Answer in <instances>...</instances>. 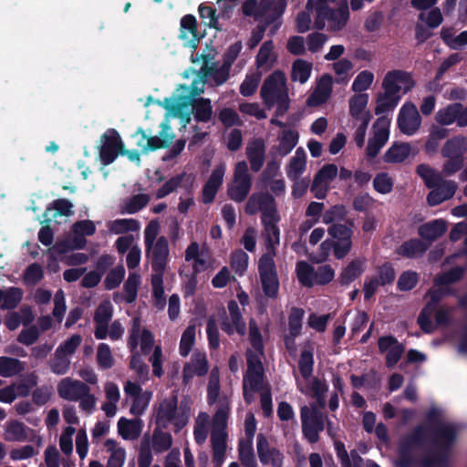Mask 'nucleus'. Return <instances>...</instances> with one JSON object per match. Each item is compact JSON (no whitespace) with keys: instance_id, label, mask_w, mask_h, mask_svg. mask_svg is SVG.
I'll return each instance as SVG.
<instances>
[{"instance_id":"1","label":"nucleus","mask_w":467,"mask_h":467,"mask_svg":"<svg viewBox=\"0 0 467 467\" xmlns=\"http://www.w3.org/2000/svg\"><path fill=\"white\" fill-rule=\"evenodd\" d=\"M164 108L186 123L191 120V113L193 114L197 122L209 121L213 114L211 99L205 98L194 99L190 96H179L177 101L172 98H165Z\"/></svg>"},{"instance_id":"2","label":"nucleus","mask_w":467,"mask_h":467,"mask_svg":"<svg viewBox=\"0 0 467 467\" xmlns=\"http://www.w3.org/2000/svg\"><path fill=\"white\" fill-rule=\"evenodd\" d=\"M457 438V429L453 424H441L435 430L433 442L438 451L421 460V467H447L452 446Z\"/></svg>"},{"instance_id":"3","label":"nucleus","mask_w":467,"mask_h":467,"mask_svg":"<svg viewBox=\"0 0 467 467\" xmlns=\"http://www.w3.org/2000/svg\"><path fill=\"white\" fill-rule=\"evenodd\" d=\"M314 28L327 30L331 33L341 31L349 19V8L347 0H341L336 6L316 7Z\"/></svg>"},{"instance_id":"4","label":"nucleus","mask_w":467,"mask_h":467,"mask_svg":"<svg viewBox=\"0 0 467 467\" xmlns=\"http://www.w3.org/2000/svg\"><path fill=\"white\" fill-rule=\"evenodd\" d=\"M427 427L420 424L413 430L400 438L398 443L397 467H411L416 463L413 456L415 448L422 447L427 441Z\"/></svg>"},{"instance_id":"5","label":"nucleus","mask_w":467,"mask_h":467,"mask_svg":"<svg viewBox=\"0 0 467 467\" xmlns=\"http://www.w3.org/2000/svg\"><path fill=\"white\" fill-rule=\"evenodd\" d=\"M258 272L262 289L265 296L275 299L278 296L279 279L276 266L273 256L269 254H264L258 261Z\"/></svg>"},{"instance_id":"6","label":"nucleus","mask_w":467,"mask_h":467,"mask_svg":"<svg viewBox=\"0 0 467 467\" xmlns=\"http://www.w3.org/2000/svg\"><path fill=\"white\" fill-rule=\"evenodd\" d=\"M288 94L286 78L283 71L275 70L264 81L260 95L267 108L273 107L276 100Z\"/></svg>"},{"instance_id":"7","label":"nucleus","mask_w":467,"mask_h":467,"mask_svg":"<svg viewBox=\"0 0 467 467\" xmlns=\"http://www.w3.org/2000/svg\"><path fill=\"white\" fill-rule=\"evenodd\" d=\"M302 433L305 439L311 444L319 441V433L325 429L324 415L316 407L309 409L304 406L300 410Z\"/></svg>"},{"instance_id":"8","label":"nucleus","mask_w":467,"mask_h":467,"mask_svg":"<svg viewBox=\"0 0 467 467\" xmlns=\"http://www.w3.org/2000/svg\"><path fill=\"white\" fill-rule=\"evenodd\" d=\"M99 159L104 166L114 162L122 152L123 142L115 129H109L100 136Z\"/></svg>"},{"instance_id":"9","label":"nucleus","mask_w":467,"mask_h":467,"mask_svg":"<svg viewBox=\"0 0 467 467\" xmlns=\"http://www.w3.org/2000/svg\"><path fill=\"white\" fill-rule=\"evenodd\" d=\"M146 256L150 261L153 274L165 273L169 262V242L167 237L161 235L158 237L156 243L150 248H145Z\"/></svg>"},{"instance_id":"10","label":"nucleus","mask_w":467,"mask_h":467,"mask_svg":"<svg viewBox=\"0 0 467 467\" xmlns=\"http://www.w3.org/2000/svg\"><path fill=\"white\" fill-rule=\"evenodd\" d=\"M400 84H405L404 92H408L414 87L415 82L410 74L407 71L400 69L389 71L382 81V88L384 89L385 96H400L399 93L401 89Z\"/></svg>"},{"instance_id":"11","label":"nucleus","mask_w":467,"mask_h":467,"mask_svg":"<svg viewBox=\"0 0 467 467\" xmlns=\"http://www.w3.org/2000/svg\"><path fill=\"white\" fill-rule=\"evenodd\" d=\"M256 451L260 462L272 467H283L284 454L276 447L271 446L268 439L263 433L256 436Z\"/></svg>"},{"instance_id":"12","label":"nucleus","mask_w":467,"mask_h":467,"mask_svg":"<svg viewBox=\"0 0 467 467\" xmlns=\"http://www.w3.org/2000/svg\"><path fill=\"white\" fill-rule=\"evenodd\" d=\"M421 118L413 103H405L398 116V127L406 135H413L420 126Z\"/></svg>"},{"instance_id":"13","label":"nucleus","mask_w":467,"mask_h":467,"mask_svg":"<svg viewBox=\"0 0 467 467\" xmlns=\"http://www.w3.org/2000/svg\"><path fill=\"white\" fill-rule=\"evenodd\" d=\"M353 230L341 223H332L327 228V234L337 244V253L347 256L352 249Z\"/></svg>"},{"instance_id":"14","label":"nucleus","mask_w":467,"mask_h":467,"mask_svg":"<svg viewBox=\"0 0 467 467\" xmlns=\"http://www.w3.org/2000/svg\"><path fill=\"white\" fill-rule=\"evenodd\" d=\"M198 23L193 15H185L181 19L179 37L185 40V47L195 50L200 43V40L204 36L197 30Z\"/></svg>"},{"instance_id":"15","label":"nucleus","mask_w":467,"mask_h":467,"mask_svg":"<svg viewBox=\"0 0 467 467\" xmlns=\"http://www.w3.org/2000/svg\"><path fill=\"white\" fill-rule=\"evenodd\" d=\"M88 391H90V388L86 383L68 377L57 384L58 396L69 401H78Z\"/></svg>"},{"instance_id":"16","label":"nucleus","mask_w":467,"mask_h":467,"mask_svg":"<svg viewBox=\"0 0 467 467\" xmlns=\"http://www.w3.org/2000/svg\"><path fill=\"white\" fill-rule=\"evenodd\" d=\"M113 316V306L109 300L102 301L94 314L96 324L94 336L97 339H105L108 337V326Z\"/></svg>"},{"instance_id":"17","label":"nucleus","mask_w":467,"mask_h":467,"mask_svg":"<svg viewBox=\"0 0 467 467\" xmlns=\"http://www.w3.org/2000/svg\"><path fill=\"white\" fill-rule=\"evenodd\" d=\"M458 188L454 181L441 180L427 195V202L430 206H436L453 197Z\"/></svg>"},{"instance_id":"18","label":"nucleus","mask_w":467,"mask_h":467,"mask_svg":"<svg viewBox=\"0 0 467 467\" xmlns=\"http://www.w3.org/2000/svg\"><path fill=\"white\" fill-rule=\"evenodd\" d=\"M225 168L223 165H218L214 168L209 179L202 187V202L211 203L213 202L216 193L223 184Z\"/></svg>"},{"instance_id":"19","label":"nucleus","mask_w":467,"mask_h":467,"mask_svg":"<svg viewBox=\"0 0 467 467\" xmlns=\"http://www.w3.org/2000/svg\"><path fill=\"white\" fill-rule=\"evenodd\" d=\"M447 231L446 222L442 219H434L419 226L418 234L431 244L441 237Z\"/></svg>"},{"instance_id":"20","label":"nucleus","mask_w":467,"mask_h":467,"mask_svg":"<svg viewBox=\"0 0 467 467\" xmlns=\"http://www.w3.org/2000/svg\"><path fill=\"white\" fill-rule=\"evenodd\" d=\"M246 156L250 162L251 170L258 172L265 162V144L263 139H255L246 147Z\"/></svg>"},{"instance_id":"21","label":"nucleus","mask_w":467,"mask_h":467,"mask_svg":"<svg viewBox=\"0 0 467 467\" xmlns=\"http://www.w3.org/2000/svg\"><path fill=\"white\" fill-rule=\"evenodd\" d=\"M365 271V260L355 258L342 268L337 281L341 286H348L352 282L358 279Z\"/></svg>"},{"instance_id":"22","label":"nucleus","mask_w":467,"mask_h":467,"mask_svg":"<svg viewBox=\"0 0 467 467\" xmlns=\"http://www.w3.org/2000/svg\"><path fill=\"white\" fill-rule=\"evenodd\" d=\"M467 152V137L462 135L453 136L449 139L441 150L442 157H454L465 160Z\"/></svg>"},{"instance_id":"23","label":"nucleus","mask_w":467,"mask_h":467,"mask_svg":"<svg viewBox=\"0 0 467 467\" xmlns=\"http://www.w3.org/2000/svg\"><path fill=\"white\" fill-rule=\"evenodd\" d=\"M178 400L174 397L171 400H164L159 406L156 423L159 427L166 429L170 422L176 418Z\"/></svg>"},{"instance_id":"24","label":"nucleus","mask_w":467,"mask_h":467,"mask_svg":"<svg viewBox=\"0 0 467 467\" xmlns=\"http://www.w3.org/2000/svg\"><path fill=\"white\" fill-rule=\"evenodd\" d=\"M429 244L418 238H411L403 242L397 249V254L406 258H417L425 254Z\"/></svg>"},{"instance_id":"25","label":"nucleus","mask_w":467,"mask_h":467,"mask_svg":"<svg viewBox=\"0 0 467 467\" xmlns=\"http://www.w3.org/2000/svg\"><path fill=\"white\" fill-rule=\"evenodd\" d=\"M275 198L268 192H254L247 200L244 211L248 215L262 212L267 205L274 202Z\"/></svg>"},{"instance_id":"26","label":"nucleus","mask_w":467,"mask_h":467,"mask_svg":"<svg viewBox=\"0 0 467 467\" xmlns=\"http://www.w3.org/2000/svg\"><path fill=\"white\" fill-rule=\"evenodd\" d=\"M142 422L140 419L129 420L121 417L118 421V432L124 440H135L140 435Z\"/></svg>"},{"instance_id":"27","label":"nucleus","mask_w":467,"mask_h":467,"mask_svg":"<svg viewBox=\"0 0 467 467\" xmlns=\"http://www.w3.org/2000/svg\"><path fill=\"white\" fill-rule=\"evenodd\" d=\"M411 147L407 142H394L383 155L386 163H400L410 154Z\"/></svg>"},{"instance_id":"28","label":"nucleus","mask_w":467,"mask_h":467,"mask_svg":"<svg viewBox=\"0 0 467 467\" xmlns=\"http://www.w3.org/2000/svg\"><path fill=\"white\" fill-rule=\"evenodd\" d=\"M298 140L299 133L296 130H283L279 137V144L276 147H273L271 151L275 150L281 157H285L296 146Z\"/></svg>"},{"instance_id":"29","label":"nucleus","mask_w":467,"mask_h":467,"mask_svg":"<svg viewBox=\"0 0 467 467\" xmlns=\"http://www.w3.org/2000/svg\"><path fill=\"white\" fill-rule=\"evenodd\" d=\"M230 69L231 67L223 62V65L220 67H216L215 65L202 67L199 74L201 78L212 77L214 83L217 86H220L229 78Z\"/></svg>"},{"instance_id":"30","label":"nucleus","mask_w":467,"mask_h":467,"mask_svg":"<svg viewBox=\"0 0 467 467\" xmlns=\"http://www.w3.org/2000/svg\"><path fill=\"white\" fill-rule=\"evenodd\" d=\"M231 321L225 316L221 322V329L228 336H232L236 332L241 337L246 334V324L242 316V313L236 314V316H230Z\"/></svg>"},{"instance_id":"31","label":"nucleus","mask_w":467,"mask_h":467,"mask_svg":"<svg viewBox=\"0 0 467 467\" xmlns=\"http://www.w3.org/2000/svg\"><path fill=\"white\" fill-rule=\"evenodd\" d=\"M26 368L25 362L11 357H0V376L10 378L18 375Z\"/></svg>"},{"instance_id":"32","label":"nucleus","mask_w":467,"mask_h":467,"mask_svg":"<svg viewBox=\"0 0 467 467\" xmlns=\"http://www.w3.org/2000/svg\"><path fill=\"white\" fill-rule=\"evenodd\" d=\"M331 92V77L324 75L321 78L318 88L307 99L309 106H317L324 103Z\"/></svg>"},{"instance_id":"33","label":"nucleus","mask_w":467,"mask_h":467,"mask_svg":"<svg viewBox=\"0 0 467 467\" xmlns=\"http://www.w3.org/2000/svg\"><path fill=\"white\" fill-rule=\"evenodd\" d=\"M24 291L20 287L11 286L5 290H2V310H13L22 301Z\"/></svg>"},{"instance_id":"34","label":"nucleus","mask_w":467,"mask_h":467,"mask_svg":"<svg viewBox=\"0 0 467 467\" xmlns=\"http://www.w3.org/2000/svg\"><path fill=\"white\" fill-rule=\"evenodd\" d=\"M73 203L64 198L57 199L52 202L49 207L47 208L43 216L45 217V223L51 222V218H47V214L50 211L54 210L55 213L53 214V218L57 216H66L68 217L73 214Z\"/></svg>"},{"instance_id":"35","label":"nucleus","mask_w":467,"mask_h":467,"mask_svg":"<svg viewBox=\"0 0 467 467\" xmlns=\"http://www.w3.org/2000/svg\"><path fill=\"white\" fill-rule=\"evenodd\" d=\"M139 132L141 133L143 140L147 139V143L142 150L143 152H148L149 150L154 151L159 149L167 148L173 139V135H169L165 130L161 131L162 139L157 136L147 138L145 131L141 129L139 130Z\"/></svg>"},{"instance_id":"36","label":"nucleus","mask_w":467,"mask_h":467,"mask_svg":"<svg viewBox=\"0 0 467 467\" xmlns=\"http://www.w3.org/2000/svg\"><path fill=\"white\" fill-rule=\"evenodd\" d=\"M376 279L380 286L392 285L396 278V271L390 262H386L376 267V275L371 276Z\"/></svg>"},{"instance_id":"37","label":"nucleus","mask_w":467,"mask_h":467,"mask_svg":"<svg viewBox=\"0 0 467 467\" xmlns=\"http://www.w3.org/2000/svg\"><path fill=\"white\" fill-rule=\"evenodd\" d=\"M311 72L312 63L298 58L293 62L291 79L293 81H299L301 84H304L310 78Z\"/></svg>"},{"instance_id":"38","label":"nucleus","mask_w":467,"mask_h":467,"mask_svg":"<svg viewBox=\"0 0 467 467\" xmlns=\"http://www.w3.org/2000/svg\"><path fill=\"white\" fill-rule=\"evenodd\" d=\"M416 172L423 180L428 189L437 186L443 179L440 172L428 164H419Z\"/></svg>"},{"instance_id":"39","label":"nucleus","mask_w":467,"mask_h":467,"mask_svg":"<svg viewBox=\"0 0 467 467\" xmlns=\"http://www.w3.org/2000/svg\"><path fill=\"white\" fill-rule=\"evenodd\" d=\"M368 103V95L367 93H358L352 96L349 99V114L357 120H362L367 105Z\"/></svg>"},{"instance_id":"40","label":"nucleus","mask_w":467,"mask_h":467,"mask_svg":"<svg viewBox=\"0 0 467 467\" xmlns=\"http://www.w3.org/2000/svg\"><path fill=\"white\" fill-rule=\"evenodd\" d=\"M296 275L299 283L306 287H312L315 285V268L306 261H299L296 266Z\"/></svg>"},{"instance_id":"41","label":"nucleus","mask_w":467,"mask_h":467,"mask_svg":"<svg viewBox=\"0 0 467 467\" xmlns=\"http://www.w3.org/2000/svg\"><path fill=\"white\" fill-rule=\"evenodd\" d=\"M251 188L252 181H234V184L227 189V194L231 200L236 202H242L247 198Z\"/></svg>"},{"instance_id":"42","label":"nucleus","mask_w":467,"mask_h":467,"mask_svg":"<svg viewBox=\"0 0 467 467\" xmlns=\"http://www.w3.org/2000/svg\"><path fill=\"white\" fill-rule=\"evenodd\" d=\"M460 109H462V103L460 102L451 103L444 109H440L436 113L437 122L443 126L454 123Z\"/></svg>"},{"instance_id":"43","label":"nucleus","mask_w":467,"mask_h":467,"mask_svg":"<svg viewBox=\"0 0 467 467\" xmlns=\"http://www.w3.org/2000/svg\"><path fill=\"white\" fill-rule=\"evenodd\" d=\"M172 446V436L169 432H164L161 428H156L152 434V447L156 453H161L171 449Z\"/></svg>"},{"instance_id":"44","label":"nucleus","mask_w":467,"mask_h":467,"mask_svg":"<svg viewBox=\"0 0 467 467\" xmlns=\"http://www.w3.org/2000/svg\"><path fill=\"white\" fill-rule=\"evenodd\" d=\"M27 438L26 425L18 420H11L7 423L5 440L7 441H24Z\"/></svg>"},{"instance_id":"45","label":"nucleus","mask_w":467,"mask_h":467,"mask_svg":"<svg viewBox=\"0 0 467 467\" xmlns=\"http://www.w3.org/2000/svg\"><path fill=\"white\" fill-rule=\"evenodd\" d=\"M268 7L267 0H262L260 4L256 0H245L242 5V12L245 16L260 18L265 16Z\"/></svg>"},{"instance_id":"46","label":"nucleus","mask_w":467,"mask_h":467,"mask_svg":"<svg viewBox=\"0 0 467 467\" xmlns=\"http://www.w3.org/2000/svg\"><path fill=\"white\" fill-rule=\"evenodd\" d=\"M238 456L244 467H257L252 441L239 442Z\"/></svg>"},{"instance_id":"47","label":"nucleus","mask_w":467,"mask_h":467,"mask_svg":"<svg viewBox=\"0 0 467 467\" xmlns=\"http://www.w3.org/2000/svg\"><path fill=\"white\" fill-rule=\"evenodd\" d=\"M305 310L301 307L293 306L288 315V333L292 336H300L303 327Z\"/></svg>"},{"instance_id":"48","label":"nucleus","mask_w":467,"mask_h":467,"mask_svg":"<svg viewBox=\"0 0 467 467\" xmlns=\"http://www.w3.org/2000/svg\"><path fill=\"white\" fill-rule=\"evenodd\" d=\"M400 100V96H385V92L379 93L376 100L375 114L379 116L389 110H393Z\"/></svg>"},{"instance_id":"49","label":"nucleus","mask_w":467,"mask_h":467,"mask_svg":"<svg viewBox=\"0 0 467 467\" xmlns=\"http://www.w3.org/2000/svg\"><path fill=\"white\" fill-rule=\"evenodd\" d=\"M389 119L387 117L380 116L375 121L373 128L375 129L374 135L371 138L384 147L389 136Z\"/></svg>"},{"instance_id":"50","label":"nucleus","mask_w":467,"mask_h":467,"mask_svg":"<svg viewBox=\"0 0 467 467\" xmlns=\"http://www.w3.org/2000/svg\"><path fill=\"white\" fill-rule=\"evenodd\" d=\"M466 268L463 266H455L447 272L437 276L435 279L436 285H448L459 282L464 275Z\"/></svg>"},{"instance_id":"51","label":"nucleus","mask_w":467,"mask_h":467,"mask_svg":"<svg viewBox=\"0 0 467 467\" xmlns=\"http://www.w3.org/2000/svg\"><path fill=\"white\" fill-rule=\"evenodd\" d=\"M338 173V169L336 164H325L314 176L313 187L316 188L317 183L329 184Z\"/></svg>"},{"instance_id":"52","label":"nucleus","mask_w":467,"mask_h":467,"mask_svg":"<svg viewBox=\"0 0 467 467\" xmlns=\"http://www.w3.org/2000/svg\"><path fill=\"white\" fill-rule=\"evenodd\" d=\"M198 12L200 18L205 26L216 30H221L218 22V16L216 15V10L214 8L202 3L199 5Z\"/></svg>"},{"instance_id":"53","label":"nucleus","mask_w":467,"mask_h":467,"mask_svg":"<svg viewBox=\"0 0 467 467\" xmlns=\"http://www.w3.org/2000/svg\"><path fill=\"white\" fill-rule=\"evenodd\" d=\"M149 202L150 196L148 194L139 193L133 195L126 202L122 213L134 214L146 207Z\"/></svg>"},{"instance_id":"54","label":"nucleus","mask_w":467,"mask_h":467,"mask_svg":"<svg viewBox=\"0 0 467 467\" xmlns=\"http://www.w3.org/2000/svg\"><path fill=\"white\" fill-rule=\"evenodd\" d=\"M187 176L186 172H181L171 179H169L167 182H164V184L156 192V198L157 199H162L166 197L167 195L172 193L177 190V188L182 184L184 178Z\"/></svg>"},{"instance_id":"55","label":"nucleus","mask_w":467,"mask_h":467,"mask_svg":"<svg viewBox=\"0 0 467 467\" xmlns=\"http://www.w3.org/2000/svg\"><path fill=\"white\" fill-rule=\"evenodd\" d=\"M265 370L246 371L243 387H248L252 392H258L262 389Z\"/></svg>"},{"instance_id":"56","label":"nucleus","mask_w":467,"mask_h":467,"mask_svg":"<svg viewBox=\"0 0 467 467\" xmlns=\"http://www.w3.org/2000/svg\"><path fill=\"white\" fill-rule=\"evenodd\" d=\"M140 284V276L135 273L130 274L124 283L125 301L128 304L133 303L138 295V287Z\"/></svg>"},{"instance_id":"57","label":"nucleus","mask_w":467,"mask_h":467,"mask_svg":"<svg viewBox=\"0 0 467 467\" xmlns=\"http://www.w3.org/2000/svg\"><path fill=\"white\" fill-rule=\"evenodd\" d=\"M314 362V355L312 350H302L298 360V368L301 376L305 379H307L311 377L313 373Z\"/></svg>"},{"instance_id":"58","label":"nucleus","mask_w":467,"mask_h":467,"mask_svg":"<svg viewBox=\"0 0 467 467\" xmlns=\"http://www.w3.org/2000/svg\"><path fill=\"white\" fill-rule=\"evenodd\" d=\"M418 282L419 275L416 272L404 271L398 279L397 289L400 292L410 291L417 285Z\"/></svg>"},{"instance_id":"59","label":"nucleus","mask_w":467,"mask_h":467,"mask_svg":"<svg viewBox=\"0 0 467 467\" xmlns=\"http://www.w3.org/2000/svg\"><path fill=\"white\" fill-rule=\"evenodd\" d=\"M125 276V268L122 265H119L113 269H111L105 280L104 286L107 290H113L117 288L122 282Z\"/></svg>"},{"instance_id":"60","label":"nucleus","mask_w":467,"mask_h":467,"mask_svg":"<svg viewBox=\"0 0 467 467\" xmlns=\"http://www.w3.org/2000/svg\"><path fill=\"white\" fill-rule=\"evenodd\" d=\"M374 80V74L368 70L359 72L352 83V90L363 93L368 89Z\"/></svg>"},{"instance_id":"61","label":"nucleus","mask_w":467,"mask_h":467,"mask_svg":"<svg viewBox=\"0 0 467 467\" xmlns=\"http://www.w3.org/2000/svg\"><path fill=\"white\" fill-rule=\"evenodd\" d=\"M267 4L269 5V7L265 15V23L270 25L275 23L282 16L286 8V2L285 0H277L272 4L267 1Z\"/></svg>"},{"instance_id":"62","label":"nucleus","mask_w":467,"mask_h":467,"mask_svg":"<svg viewBox=\"0 0 467 467\" xmlns=\"http://www.w3.org/2000/svg\"><path fill=\"white\" fill-rule=\"evenodd\" d=\"M195 341V327L194 326H189L182 335L180 341V354L182 357L189 355Z\"/></svg>"},{"instance_id":"63","label":"nucleus","mask_w":467,"mask_h":467,"mask_svg":"<svg viewBox=\"0 0 467 467\" xmlns=\"http://www.w3.org/2000/svg\"><path fill=\"white\" fill-rule=\"evenodd\" d=\"M373 188L381 194L389 193L393 189V180L387 172L378 173L373 180Z\"/></svg>"},{"instance_id":"64","label":"nucleus","mask_w":467,"mask_h":467,"mask_svg":"<svg viewBox=\"0 0 467 467\" xmlns=\"http://www.w3.org/2000/svg\"><path fill=\"white\" fill-rule=\"evenodd\" d=\"M140 229V223L136 219H117L113 221L111 230L115 234L136 232Z\"/></svg>"}]
</instances>
